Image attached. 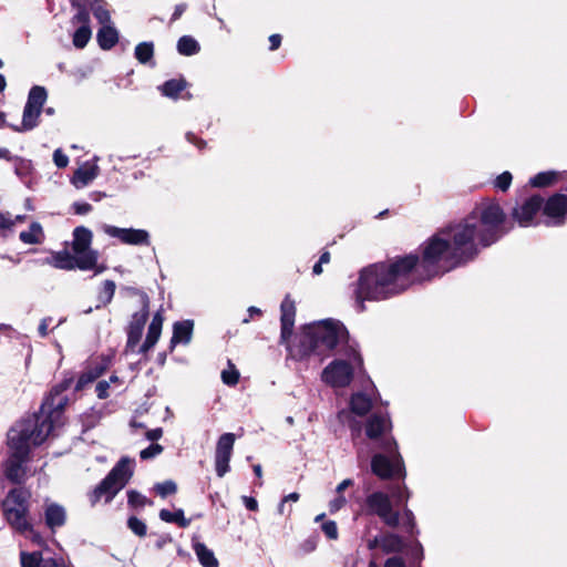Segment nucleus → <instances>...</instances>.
Here are the masks:
<instances>
[{"mask_svg":"<svg viewBox=\"0 0 567 567\" xmlns=\"http://www.w3.org/2000/svg\"><path fill=\"white\" fill-rule=\"evenodd\" d=\"M282 41V37L279 33H274L269 37V50L276 51L280 48Z\"/></svg>","mask_w":567,"mask_h":567,"instance_id":"obj_62","label":"nucleus"},{"mask_svg":"<svg viewBox=\"0 0 567 567\" xmlns=\"http://www.w3.org/2000/svg\"><path fill=\"white\" fill-rule=\"evenodd\" d=\"M405 548L403 538L394 533H386L381 536V550L384 554H399Z\"/></svg>","mask_w":567,"mask_h":567,"instance_id":"obj_24","label":"nucleus"},{"mask_svg":"<svg viewBox=\"0 0 567 567\" xmlns=\"http://www.w3.org/2000/svg\"><path fill=\"white\" fill-rule=\"evenodd\" d=\"M543 224L547 227H560L567 219V195L555 193L547 199L543 198L540 208Z\"/></svg>","mask_w":567,"mask_h":567,"instance_id":"obj_9","label":"nucleus"},{"mask_svg":"<svg viewBox=\"0 0 567 567\" xmlns=\"http://www.w3.org/2000/svg\"><path fill=\"white\" fill-rule=\"evenodd\" d=\"M73 378H66L52 386L43 398L39 408L42 410V412H45L61 425H63L65 422L64 412L66 405L69 404V398L64 394V392L71 386Z\"/></svg>","mask_w":567,"mask_h":567,"instance_id":"obj_7","label":"nucleus"},{"mask_svg":"<svg viewBox=\"0 0 567 567\" xmlns=\"http://www.w3.org/2000/svg\"><path fill=\"white\" fill-rule=\"evenodd\" d=\"M186 140L189 143L194 144L198 150H204L207 145L206 141L198 137L196 134H194L192 132L186 133Z\"/></svg>","mask_w":567,"mask_h":567,"instance_id":"obj_57","label":"nucleus"},{"mask_svg":"<svg viewBox=\"0 0 567 567\" xmlns=\"http://www.w3.org/2000/svg\"><path fill=\"white\" fill-rule=\"evenodd\" d=\"M115 289H116V285L113 280L107 279L103 282V287H102V290H101L100 297H99V299L102 301L103 306H106L112 301L114 293H115Z\"/></svg>","mask_w":567,"mask_h":567,"instance_id":"obj_40","label":"nucleus"},{"mask_svg":"<svg viewBox=\"0 0 567 567\" xmlns=\"http://www.w3.org/2000/svg\"><path fill=\"white\" fill-rule=\"evenodd\" d=\"M92 37L90 25H80L73 33L72 43L76 49H84Z\"/></svg>","mask_w":567,"mask_h":567,"instance_id":"obj_32","label":"nucleus"},{"mask_svg":"<svg viewBox=\"0 0 567 567\" xmlns=\"http://www.w3.org/2000/svg\"><path fill=\"white\" fill-rule=\"evenodd\" d=\"M75 10H76V12L71 18V23L73 25H75V24L90 25L91 19H90V11H89L87 6L79 8V9H75Z\"/></svg>","mask_w":567,"mask_h":567,"instance_id":"obj_43","label":"nucleus"},{"mask_svg":"<svg viewBox=\"0 0 567 567\" xmlns=\"http://www.w3.org/2000/svg\"><path fill=\"white\" fill-rule=\"evenodd\" d=\"M105 234L111 237L117 238L121 243L126 245H135V246H148L150 245V235L144 229H134V228H120L111 225H106L104 227Z\"/></svg>","mask_w":567,"mask_h":567,"instance_id":"obj_12","label":"nucleus"},{"mask_svg":"<svg viewBox=\"0 0 567 567\" xmlns=\"http://www.w3.org/2000/svg\"><path fill=\"white\" fill-rule=\"evenodd\" d=\"M41 237H43V229L37 221L30 225L29 230L21 231L19 235L20 240L29 245L40 244Z\"/></svg>","mask_w":567,"mask_h":567,"instance_id":"obj_31","label":"nucleus"},{"mask_svg":"<svg viewBox=\"0 0 567 567\" xmlns=\"http://www.w3.org/2000/svg\"><path fill=\"white\" fill-rule=\"evenodd\" d=\"M163 451V446L158 443H152L146 449L140 452V457L142 460H147L157 456Z\"/></svg>","mask_w":567,"mask_h":567,"instance_id":"obj_48","label":"nucleus"},{"mask_svg":"<svg viewBox=\"0 0 567 567\" xmlns=\"http://www.w3.org/2000/svg\"><path fill=\"white\" fill-rule=\"evenodd\" d=\"M177 51L181 55L192 56L200 51V45L190 35H183L177 41Z\"/></svg>","mask_w":567,"mask_h":567,"instance_id":"obj_30","label":"nucleus"},{"mask_svg":"<svg viewBox=\"0 0 567 567\" xmlns=\"http://www.w3.org/2000/svg\"><path fill=\"white\" fill-rule=\"evenodd\" d=\"M30 493L23 488H12L8 492L1 504L3 516L8 524L18 533L24 534L32 530V524L28 520Z\"/></svg>","mask_w":567,"mask_h":567,"instance_id":"obj_5","label":"nucleus"},{"mask_svg":"<svg viewBox=\"0 0 567 567\" xmlns=\"http://www.w3.org/2000/svg\"><path fill=\"white\" fill-rule=\"evenodd\" d=\"M125 290L131 296L140 297V301H141V306H142L141 309H150V298L145 291H143L138 288H135V287H126Z\"/></svg>","mask_w":567,"mask_h":567,"instance_id":"obj_47","label":"nucleus"},{"mask_svg":"<svg viewBox=\"0 0 567 567\" xmlns=\"http://www.w3.org/2000/svg\"><path fill=\"white\" fill-rule=\"evenodd\" d=\"M194 321L183 320L173 324V336L169 341V351L173 352L178 343L188 344L193 337Z\"/></svg>","mask_w":567,"mask_h":567,"instance_id":"obj_16","label":"nucleus"},{"mask_svg":"<svg viewBox=\"0 0 567 567\" xmlns=\"http://www.w3.org/2000/svg\"><path fill=\"white\" fill-rule=\"evenodd\" d=\"M370 461H403L395 440L393 437L382 441V452L375 453Z\"/></svg>","mask_w":567,"mask_h":567,"instance_id":"obj_20","label":"nucleus"},{"mask_svg":"<svg viewBox=\"0 0 567 567\" xmlns=\"http://www.w3.org/2000/svg\"><path fill=\"white\" fill-rule=\"evenodd\" d=\"M44 520L48 528L54 532L56 528L62 527L66 522V513L63 506L56 503H51L45 506Z\"/></svg>","mask_w":567,"mask_h":567,"instance_id":"obj_18","label":"nucleus"},{"mask_svg":"<svg viewBox=\"0 0 567 567\" xmlns=\"http://www.w3.org/2000/svg\"><path fill=\"white\" fill-rule=\"evenodd\" d=\"M96 378L95 375L91 372V370L89 369L87 371L85 372H82L75 383V386H74V391L75 392H80L82 391L87 384L92 383L93 381H95Z\"/></svg>","mask_w":567,"mask_h":567,"instance_id":"obj_46","label":"nucleus"},{"mask_svg":"<svg viewBox=\"0 0 567 567\" xmlns=\"http://www.w3.org/2000/svg\"><path fill=\"white\" fill-rule=\"evenodd\" d=\"M134 55L136 60L142 63H148L154 56L153 42H141L135 47Z\"/></svg>","mask_w":567,"mask_h":567,"instance_id":"obj_33","label":"nucleus"},{"mask_svg":"<svg viewBox=\"0 0 567 567\" xmlns=\"http://www.w3.org/2000/svg\"><path fill=\"white\" fill-rule=\"evenodd\" d=\"M559 173L555 171L539 172L529 179V185L535 188H546L556 184Z\"/></svg>","mask_w":567,"mask_h":567,"instance_id":"obj_28","label":"nucleus"},{"mask_svg":"<svg viewBox=\"0 0 567 567\" xmlns=\"http://www.w3.org/2000/svg\"><path fill=\"white\" fill-rule=\"evenodd\" d=\"M14 164V173L19 177H27L31 174L32 171V163L30 159H25L21 156H14L12 159Z\"/></svg>","mask_w":567,"mask_h":567,"instance_id":"obj_36","label":"nucleus"},{"mask_svg":"<svg viewBox=\"0 0 567 567\" xmlns=\"http://www.w3.org/2000/svg\"><path fill=\"white\" fill-rule=\"evenodd\" d=\"M131 465L132 463H116V465L91 493V504L95 505L100 502L102 496H105L106 503L111 502L114 496L125 487L133 476L134 468Z\"/></svg>","mask_w":567,"mask_h":567,"instance_id":"obj_6","label":"nucleus"},{"mask_svg":"<svg viewBox=\"0 0 567 567\" xmlns=\"http://www.w3.org/2000/svg\"><path fill=\"white\" fill-rule=\"evenodd\" d=\"M364 508L368 515L378 516L386 526L395 528L400 524V513L393 509L390 496L381 491L365 497Z\"/></svg>","mask_w":567,"mask_h":567,"instance_id":"obj_8","label":"nucleus"},{"mask_svg":"<svg viewBox=\"0 0 567 567\" xmlns=\"http://www.w3.org/2000/svg\"><path fill=\"white\" fill-rule=\"evenodd\" d=\"M317 540H318L317 536H311V537L307 538L300 545L301 549L303 550V553L309 554V553L313 551L316 549V547H317Z\"/></svg>","mask_w":567,"mask_h":567,"instance_id":"obj_58","label":"nucleus"},{"mask_svg":"<svg viewBox=\"0 0 567 567\" xmlns=\"http://www.w3.org/2000/svg\"><path fill=\"white\" fill-rule=\"evenodd\" d=\"M4 476L14 485H23L29 477L33 476L35 470L32 471L28 463H4Z\"/></svg>","mask_w":567,"mask_h":567,"instance_id":"obj_15","label":"nucleus"},{"mask_svg":"<svg viewBox=\"0 0 567 567\" xmlns=\"http://www.w3.org/2000/svg\"><path fill=\"white\" fill-rule=\"evenodd\" d=\"M41 111L42 110L25 103L21 126L9 125V127L14 132H23L34 128L38 125V117L40 116Z\"/></svg>","mask_w":567,"mask_h":567,"instance_id":"obj_22","label":"nucleus"},{"mask_svg":"<svg viewBox=\"0 0 567 567\" xmlns=\"http://www.w3.org/2000/svg\"><path fill=\"white\" fill-rule=\"evenodd\" d=\"M403 514H404V518H405V525H406L408 533L411 535H414L415 533H417V530H415L416 524H415V517H414L413 512L409 508H404Z\"/></svg>","mask_w":567,"mask_h":567,"instance_id":"obj_50","label":"nucleus"},{"mask_svg":"<svg viewBox=\"0 0 567 567\" xmlns=\"http://www.w3.org/2000/svg\"><path fill=\"white\" fill-rule=\"evenodd\" d=\"M72 237V252L66 247L59 251H51L44 259V264L65 271L80 269L94 270L95 274L102 272L105 267L99 266V251L92 248L93 233L84 226H78L73 229Z\"/></svg>","mask_w":567,"mask_h":567,"instance_id":"obj_4","label":"nucleus"},{"mask_svg":"<svg viewBox=\"0 0 567 567\" xmlns=\"http://www.w3.org/2000/svg\"><path fill=\"white\" fill-rule=\"evenodd\" d=\"M53 162L59 168H64L69 164V157L59 148L53 153Z\"/></svg>","mask_w":567,"mask_h":567,"instance_id":"obj_52","label":"nucleus"},{"mask_svg":"<svg viewBox=\"0 0 567 567\" xmlns=\"http://www.w3.org/2000/svg\"><path fill=\"white\" fill-rule=\"evenodd\" d=\"M92 11L95 19L101 23L102 25H107L111 22V13L107 10L105 3H93L92 4Z\"/></svg>","mask_w":567,"mask_h":567,"instance_id":"obj_37","label":"nucleus"},{"mask_svg":"<svg viewBox=\"0 0 567 567\" xmlns=\"http://www.w3.org/2000/svg\"><path fill=\"white\" fill-rule=\"evenodd\" d=\"M512 181H513L512 173L508 171H505L496 177V179L494 181V187L502 192H506L511 187Z\"/></svg>","mask_w":567,"mask_h":567,"instance_id":"obj_44","label":"nucleus"},{"mask_svg":"<svg viewBox=\"0 0 567 567\" xmlns=\"http://www.w3.org/2000/svg\"><path fill=\"white\" fill-rule=\"evenodd\" d=\"M173 542V537L171 534H163L159 535L155 542L156 549L161 550L163 549L167 544H171Z\"/></svg>","mask_w":567,"mask_h":567,"instance_id":"obj_59","label":"nucleus"},{"mask_svg":"<svg viewBox=\"0 0 567 567\" xmlns=\"http://www.w3.org/2000/svg\"><path fill=\"white\" fill-rule=\"evenodd\" d=\"M161 333H162V327H156V326L150 324L147 334H146V340L156 344L161 337Z\"/></svg>","mask_w":567,"mask_h":567,"instance_id":"obj_54","label":"nucleus"},{"mask_svg":"<svg viewBox=\"0 0 567 567\" xmlns=\"http://www.w3.org/2000/svg\"><path fill=\"white\" fill-rule=\"evenodd\" d=\"M60 426L41 409L16 421L7 433L10 461H29L32 449L42 445Z\"/></svg>","mask_w":567,"mask_h":567,"instance_id":"obj_3","label":"nucleus"},{"mask_svg":"<svg viewBox=\"0 0 567 567\" xmlns=\"http://www.w3.org/2000/svg\"><path fill=\"white\" fill-rule=\"evenodd\" d=\"M383 567H406V565L402 557L393 556L385 560Z\"/></svg>","mask_w":567,"mask_h":567,"instance_id":"obj_61","label":"nucleus"},{"mask_svg":"<svg viewBox=\"0 0 567 567\" xmlns=\"http://www.w3.org/2000/svg\"><path fill=\"white\" fill-rule=\"evenodd\" d=\"M127 503L131 507H144L147 498L137 491L131 489L127 492Z\"/></svg>","mask_w":567,"mask_h":567,"instance_id":"obj_45","label":"nucleus"},{"mask_svg":"<svg viewBox=\"0 0 567 567\" xmlns=\"http://www.w3.org/2000/svg\"><path fill=\"white\" fill-rule=\"evenodd\" d=\"M47 97H48V93H47L45 87L34 85L29 92L27 103L31 104L32 106H34L37 109L42 110V107L47 101Z\"/></svg>","mask_w":567,"mask_h":567,"instance_id":"obj_34","label":"nucleus"},{"mask_svg":"<svg viewBox=\"0 0 567 567\" xmlns=\"http://www.w3.org/2000/svg\"><path fill=\"white\" fill-rule=\"evenodd\" d=\"M280 340L295 360L302 361L311 355L324 357L340 342L348 341L349 333L346 327L338 320L326 319L302 326L291 343L296 303L289 293L280 305Z\"/></svg>","mask_w":567,"mask_h":567,"instance_id":"obj_2","label":"nucleus"},{"mask_svg":"<svg viewBox=\"0 0 567 567\" xmlns=\"http://www.w3.org/2000/svg\"><path fill=\"white\" fill-rule=\"evenodd\" d=\"M111 364H112V357L103 354V355L100 357V360L97 362H95L90 368V370L95 375V378L97 379V378L103 375L109 370Z\"/></svg>","mask_w":567,"mask_h":567,"instance_id":"obj_38","label":"nucleus"},{"mask_svg":"<svg viewBox=\"0 0 567 567\" xmlns=\"http://www.w3.org/2000/svg\"><path fill=\"white\" fill-rule=\"evenodd\" d=\"M186 9H187L186 3L176 4L174 8V12L171 17V22L177 21L183 16V13L186 11Z\"/></svg>","mask_w":567,"mask_h":567,"instance_id":"obj_63","label":"nucleus"},{"mask_svg":"<svg viewBox=\"0 0 567 567\" xmlns=\"http://www.w3.org/2000/svg\"><path fill=\"white\" fill-rule=\"evenodd\" d=\"M236 436L234 433H224L216 444L215 461H230Z\"/></svg>","mask_w":567,"mask_h":567,"instance_id":"obj_21","label":"nucleus"},{"mask_svg":"<svg viewBox=\"0 0 567 567\" xmlns=\"http://www.w3.org/2000/svg\"><path fill=\"white\" fill-rule=\"evenodd\" d=\"M543 196L539 194L532 195L520 206L513 208L512 217L520 227H529L535 216L540 213Z\"/></svg>","mask_w":567,"mask_h":567,"instance_id":"obj_11","label":"nucleus"},{"mask_svg":"<svg viewBox=\"0 0 567 567\" xmlns=\"http://www.w3.org/2000/svg\"><path fill=\"white\" fill-rule=\"evenodd\" d=\"M127 527L132 530L133 534H135L138 537H144L147 534L146 524L136 516L128 517Z\"/></svg>","mask_w":567,"mask_h":567,"instance_id":"obj_42","label":"nucleus"},{"mask_svg":"<svg viewBox=\"0 0 567 567\" xmlns=\"http://www.w3.org/2000/svg\"><path fill=\"white\" fill-rule=\"evenodd\" d=\"M512 227L496 198H482L465 217L437 228L415 251L363 267L353 290L359 311L365 310V301L399 297L415 285L468 266Z\"/></svg>","mask_w":567,"mask_h":567,"instance_id":"obj_1","label":"nucleus"},{"mask_svg":"<svg viewBox=\"0 0 567 567\" xmlns=\"http://www.w3.org/2000/svg\"><path fill=\"white\" fill-rule=\"evenodd\" d=\"M109 389H110V382H107L105 380L99 381L95 386V392H96L97 398L101 400L107 399L110 396Z\"/></svg>","mask_w":567,"mask_h":567,"instance_id":"obj_51","label":"nucleus"},{"mask_svg":"<svg viewBox=\"0 0 567 567\" xmlns=\"http://www.w3.org/2000/svg\"><path fill=\"white\" fill-rule=\"evenodd\" d=\"M150 317V309H141L132 315V319L127 326V340L125 346V352H133L136 346L140 343L144 327Z\"/></svg>","mask_w":567,"mask_h":567,"instance_id":"obj_13","label":"nucleus"},{"mask_svg":"<svg viewBox=\"0 0 567 567\" xmlns=\"http://www.w3.org/2000/svg\"><path fill=\"white\" fill-rule=\"evenodd\" d=\"M349 405L351 411L358 416L367 415L372 409V401L369 395L363 392L353 393L350 398Z\"/></svg>","mask_w":567,"mask_h":567,"instance_id":"obj_25","label":"nucleus"},{"mask_svg":"<svg viewBox=\"0 0 567 567\" xmlns=\"http://www.w3.org/2000/svg\"><path fill=\"white\" fill-rule=\"evenodd\" d=\"M96 41L102 50H111L118 42V32L112 25H102L97 31Z\"/></svg>","mask_w":567,"mask_h":567,"instance_id":"obj_23","label":"nucleus"},{"mask_svg":"<svg viewBox=\"0 0 567 567\" xmlns=\"http://www.w3.org/2000/svg\"><path fill=\"white\" fill-rule=\"evenodd\" d=\"M188 82L183 78L171 79L165 81L158 86V90L163 96L177 100L182 96V93L187 89Z\"/></svg>","mask_w":567,"mask_h":567,"instance_id":"obj_19","label":"nucleus"},{"mask_svg":"<svg viewBox=\"0 0 567 567\" xmlns=\"http://www.w3.org/2000/svg\"><path fill=\"white\" fill-rule=\"evenodd\" d=\"M97 167L91 166V167H79L71 179L72 184L76 187H84L89 183H91L97 175Z\"/></svg>","mask_w":567,"mask_h":567,"instance_id":"obj_29","label":"nucleus"},{"mask_svg":"<svg viewBox=\"0 0 567 567\" xmlns=\"http://www.w3.org/2000/svg\"><path fill=\"white\" fill-rule=\"evenodd\" d=\"M392 426L388 413H372L365 424V434L370 440H378Z\"/></svg>","mask_w":567,"mask_h":567,"instance_id":"obj_14","label":"nucleus"},{"mask_svg":"<svg viewBox=\"0 0 567 567\" xmlns=\"http://www.w3.org/2000/svg\"><path fill=\"white\" fill-rule=\"evenodd\" d=\"M405 463H371V472L380 480L405 477Z\"/></svg>","mask_w":567,"mask_h":567,"instance_id":"obj_17","label":"nucleus"},{"mask_svg":"<svg viewBox=\"0 0 567 567\" xmlns=\"http://www.w3.org/2000/svg\"><path fill=\"white\" fill-rule=\"evenodd\" d=\"M193 549L203 567H218L219 564L217 558L213 550H210L205 544L194 542Z\"/></svg>","mask_w":567,"mask_h":567,"instance_id":"obj_26","label":"nucleus"},{"mask_svg":"<svg viewBox=\"0 0 567 567\" xmlns=\"http://www.w3.org/2000/svg\"><path fill=\"white\" fill-rule=\"evenodd\" d=\"M354 377V369L347 360L336 359L330 362L321 373L322 381L332 388L350 385Z\"/></svg>","mask_w":567,"mask_h":567,"instance_id":"obj_10","label":"nucleus"},{"mask_svg":"<svg viewBox=\"0 0 567 567\" xmlns=\"http://www.w3.org/2000/svg\"><path fill=\"white\" fill-rule=\"evenodd\" d=\"M244 504L248 511L257 512L258 511V502L256 498L251 496H243Z\"/></svg>","mask_w":567,"mask_h":567,"instance_id":"obj_64","label":"nucleus"},{"mask_svg":"<svg viewBox=\"0 0 567 567\" xmlns=\"http://www.w3.org/2000/svg\"><path fill=\"white\" fill-rule=\"evenodd\" d=\"M239 371L236 367L229 361V369L223 370L221 380L228 386H235L239 382Z\"/></svg>","mask_w":567,"mask_h":567,"instance_id":"obj_41","label":"nucleus"},{"mask_svg":"<svg viewBox=\"0 0 567 567\" xmlns=\"http://www.w3.org/2000/svg\"><path fill=\"white\" fill-rule=\"evenodd\" d=\"M321 529L329 539H337L339 536L338 526L334 520H327L321 525Z\"/></svg>","mask_w":567,"mask_h":567,"instance_id":"obj_49","label":"nucleus"},{"mask_svg":"<svg viewBox=\"0 0 567 567\" xmlns=\"http://www.w3.org/2000/svg\"><path fill=\"white\" fill-rule=\"evenodd\" d=\"M14 226V220L11 218L10 213H0V231L11 229Z\"/></svg>","mask_w":567,"mask_h":567,"instance_id":"obj_55","label":"nucleus"},{"mask_svg":"<svg viewBox=\"0 0 567 567\" xmlns=\"http://www.w3.org/2000/svg\"><path fill=\"white\" fill-rule=\"evenodd\" d=\"M347 503V499L343 495H338L334 499H332L329 504L330 513H336L341 509Z\"/></svg>","mask_w":567,"mask_h":567,"instance_id":"obj_56","label":"nucleus"},{"mask_svg":"<svg viewBox=\"0 0 567 567\" xmlns=\"http://www.w3.org/2000/svg\"><path fill=\"white\" fill-rule=\"evenodd\" d=\"M158 516L163 522L176 524L181 528H187L190 525V518L185 517L182 508L174 512L163 508L159 511Z\"/></svg>","mask_w":567,"mask_h":567,"instance_id":"obj_27","label":"nucleus"},{"mask_svg":"<svg viewBox=\"0 0 567 567\" xmlns=\"http://www.w3.org/2000/svg\"><path fill=\"white\" fill-rule=\"evenodd\" d=\"M155 493L162 498L174 495L177 492V484L172 480H166L154 485Z\"/></svg>","mask_w":567,"mask_h":567,"instance_id":"obj_35","label":"nucleus"},{"mask_svg":"<svg viewBox=\"0 0 567 567\" xmlns=\"http://www.w3.org/2000/svg\"><path fill=\"white\" fill-rule=\"evenodd\" d=\"M337 420L342 425H348L350 429L355 430L359 427V422L354 417V412L342 409L337 413Z\"/></svg>","mask_w":567,"mask_h":567,"instance_id":"obj_39","label":"nucleus"},{"mask_svg":"<svg viewBox=\"0 0 567 567\" xmlns=\"http://www.w3.org/2000/svg\"><path fill=\"white\" fill-rule=\"evenodd\" d=\"M72 208L76 215H85L93 209L92 205L86 202H74Z\"/></svg>","mask_w":567,"mask_h":567,"instance_id":"obj_53","label":"nucleus"},{"mask_svg":"<svg viewBox=\"0 0 567 567\" xmlns=\"http://www.w3.org/2000/svg\"><path fill=\"white\" fill-rule=\"evenodd\" d=\"M52 321L51 317L43 318L38 327L39 336L45 338L49 334V324Z\"/></svg>","mask_w":567,"mask_h":567,"instance_id":"obj_60","label":"nucleus"}]
</instances>
